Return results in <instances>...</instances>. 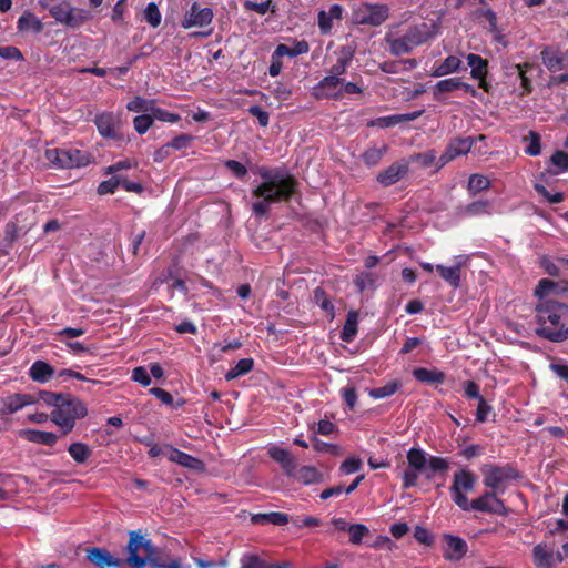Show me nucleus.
<instances>
[{"label": "nucleus", "instance_id": "1", "mask_svg": "<svg viewBox=\"0 0 568 568\" xmlns=\"http://www.w3.org/2000/svg\"><path fill=\"white\" fill-rule=\"evenodd\" d=\"M262 182L252 190V195L258 201L252 204V212L255 216H266L271 204L288 202L297 191L296 179L280 169H258Z\"/></svg>", "mask_w": 568, "mask_h": 568}, {"label": "nucleus", "instance_id": "2", "mask_svg": "<svg viewBox=\"0 0 568 568\" xmlns=\"http://www.w3.org/2000/svg\"><path fill=\"white\" fill-rule=\"evenodd\" d=\"M535 334L551 343L568 341V304L540 300L535 305Z\"/></svg>", "mask_w": 568, "mask_h": 568}, {"label": "nucleus", "instance_id": "3", "mask_svg": "<svg viewBox=\"0 0 568 568\" xmlns=\"http://www.w3.org/2000/svg\"><path fill=\"white\" fill-rule=\"evenodd\" d=\"M437 33V27L422 22L418 24L410 26L408 30L399 36L393 37L386 36V42L389 45V51L393 55H403L412 52L416 47H419L428 42Z\"/></svg>", "mask_w": 568, "mask_h": 568}, {"label": "nucleus", "instance_id": "4", "mask_svg": "<svg viewBox=\"0 0 568 568\" xmlns=\"http://www.w3.org/2000/svg\"><path fill=\"white\" fill-rule=\"evenodd\" d=\"M88 415L87 405L80 398L68 394L57 408L50 414V420L57 425L62 436L70 434L78 420Z\"/></svg>", "mask_w": 568, "mask_h": 568}, {"label": "nucleus", "instance_id": "5", "mask_svg": "<svg viewBox=\"0 0 568 568\" xmlns=\"http://www.w3.org/2000/svg\"><path fill=\"white\" fill-rule=\"evenodd\" d=\"M125 564L132 568H144L146 564L159 566V551L153 542L139 530L130 531Z\"/></svg>", "mask_w": 568, "mask_h": 568}, {"label": "nucleus", "instance_id": "6", "mask_svg": "<svg viewBox=\"0 0 568 568\" xmlns=\"http://www.w3.org/2000/svg\"><path fill=\"white\" fill-rule=\"evenodd\" d=\"M483 484L488 490L501 495L506 491L508 483L521 478L520 471L514 464H486L481 468Z\"/></svg>", "mask_w": 568, "mask_h": 568}, {"label": "nucleus", "instance_id": "7", "mask_svg": "<svg viewBox=\"0 0 568 568\" xmlns=\"http://www.w3.org/2000/svg\"><path fill=\"white\" fill-rule=\"evenodd\" d=\"M389 16V8L384 3L361 2L352 10V22L354 24L378 27Z\"/></svg>", "mask_w": 568, "mask_h": 568}, {"label": "nucleus", "instance_id": "8", "mask_svg": "<svg viewBox=\"0 0 568 568\" xmlns=\"http://www.w3.org/2000/svg\"><path fill=\"white\" fill-rule=\"evenodd\" d=\"M406 458L408 466L402 475V487L404 489H408L417 485L419 475L427 470L429 456H427L423 449L412 447L407 452Z\"/></svg>", "mask_w": 568, "mask_h": 568}, {"label": "nucleus", "instance_id": "9", "mask_svg": "<svg viewBox=\"0 0 568 568\" xmlns=\"http://www.w3.org/2000/svg\"><path fill=\"white\" fill-rule=\"evenodd\" d=\"M45 158L59 168H80L90 163V154L78 149H49Z\"/></svg>", "mask_w": 568, "mask_h": 568}, {"label": "nucleus", "instance_id": "10", "mask_svg": "<svg viewBox=\"0 0 568 568\" xmlns=\"http://www.w3.org/2000/svg\"><path fill=\"white\" fill-rule=\"evenodd\" d=\"M476 476L468 469H460L454 474L450 494L453 501L460 508L466 509L468 505L467 493L476 485Z\"/></svg>", "mask_w": 568, "mask_h": 568}, {"label": "nucleus", "instance_id": "11", "mask_svg": "<svg viewBox=\"0 0 568 568\" xmlns=\"http://www.w3.org/2000/svg\"><path fill=\"white\" fill-rule=\"evenodd\" d=\"M499 495L495 491L486 490L478 498L468 500L467 508L465 511L476 510L493 515L506 516L508 508L505 501L498 497Z\"/></svg>", "mask_w": 568, "mask_h": 568}, {"label": "nucleus", "instance_id": "12", "mask_svg": "<svg viewBox=\"0 0 568 568\" xmlns=\"http://www.w3.org/2000/svg\"><path fill=\"white\" fill-rule=\"evenodd\" d=\"M100 135L106 139L116 140L120 138L122 124L121 114L110 111L98 113L93 120Z\"/></svg>", "mask_w": 568, "mask_h": 568}, {"label": "nucleus", "instance_id": "13", "mask_svg": "<svg viewBox=\"0 0 568 568\" xmlns=\"http://www.w3.org/2000/svg\"><path fill=\"white\" fill-rule=\"evenodd\" d=\"M50 14L57 22L63 23L70 28H79L87 19L82 10L72 8L69 2H62L49 8Z\"/></svg>", "mask_w": 568, "mask_h": 568}, {"label": "nucleus", "instance_id": "14", "mask_svg": "<svg viewBox=\"0 0 568 568\" xmlns=\"http://www.w3.org/2000/svg\"><path fill=\"white\" fill-rule=\"evenodd\" d=\"M341 84H343V77L327 74L313 87L312 95L316 100H342Z\"/></svg>", "mask_w": 568, "mask_h": 568}, {"label": "nucleus", "instance_id": "15", "mask_svg": "<svg viewBox=\"0 0 568 568\" xmlns=\"http://www.w3.org/2000/svg\"><path fill=\"white\" fill-rule=\"evenodd\" d=\"M473 144L474 140L470 136L452 139L443 154L438 158L437 170L442 169L454 159L469 153Z\"/></svg>", "mask_w": 568, "mask_h": 568}, {"label": "nucleus", "instance_id": "16", "mask_svg": "<svg viewBox=\"0 0 568 568\" xmlns=\"http://www.w3.org/2000/svg\"><path fill=\"white\" fill-rule=\"evenodd\" d=\"M37 404L33 394L13 393L0 397V417L12 415L22 408Z\"/></svg>", "mask_w": 568, "mask_h": 568}, {"label": "nucleus", "instance_id": "17", "mask_svg": "<svg viewBox=\"0 0 568 568\" xmlns=\"http://www.w3.org/2000/svg\"><path fill=\"white\" fill-rule=\"evenodd\" d=\"M87 560L97 568H124L125 561L111 555L109 550L100 547L87 549Z\"/></svg>", "mask_w": 568, "mask_h": 568}, {"label": "nucleus", "instance_id": "18", "mask_svg": "<svg viewBox=\"0 0 568 568\" xmlns=\"http://www.w3.org/2000/svg\"><path fill=\"white\" fill-rule=\"evenodd\" d=\"M213 20V11L211 8H200L197 2H194L190 10L186 11L181 22L184 29L193 27H205L209 26Z\"/></svg>", "mask_w": 568, "mask_h": 568}, {"label": "nucleus", "instance_id": "19", "mask_svg": "<svg viewBox=\"0 0 568 568\" xmlns=\"http://www.w3.org/2000/svg\"><path fill=\"white\" fill-rule=\"evenodd\" d=\"M540 59L546 69L551 73L561 71L567 67V53L551 45H547L540 51Z\"/></svg>", "mask_w": 568, "mask_h": 568}, {"label": "nucleus", "instance_id": "20", "mask_svg": "<svg viewBox=\"0 0 568 568\" xmlns=\"http://www.w3.org/2000/svg\"><path fill=\"white\" fill-rule=\"evenodd\" d=\"M408 163L406 161L394 162L378 172L376 181L383 186H390L404 178L408 173Z\"/></svg>", "mask_w": 568, "mask_h": 568}, {"label": "nucleus", "instance_id": "21", "mask_svg": "<svg viewBox=\"0 0 568 568\" xmlns=\"http://www.w3.org/2000/svg\"><path fill=\"white\" fill-rule=\"evenodd\" d=\"M268 456L276 463H278L287 477L294 476L296 469L295 457L285 448L278 446H272L267 452Z\"/></svg>", "mask_w": 568, "mask_h": 568}, {"label": "nucleus", "instance_id": "22", "mask_svg": "<svg viewBox=\"0 0 568 568\" xmlns=\"http://www.w3.org/2000/svg\"><path fill=\"white\" fill-rule=\"evenodd\" d=\"M168 459L172 463H175L180 466H183L189 469L199 470L203 468V463L199 458L184 453L171 445H165Z\"/></svg>", "mask_w": 568, "mask_h": 568}, {"label": "nucleus", "instance_id": "23", "mask_svg": "<svg viewBox=\"0 0 568 568\" xmlns=\"http://www.w3.org/2000/svg\"><path fill=\"white\" fill-rule=\"evenodd\" d=\"M423 114V110L414 111L404 114H393L387 116L376 118L367 122V126H378L382 129L392 128L403 122L416 120Z\"/></svg>", "mask_w": 568, "mask_h": 568}, {"label": "nucleus", "instance_id": "24", "mask_svg": "<svg viewBox=\"0 0 568 568\" xmlns=\"http://www.w3.org/2000/svg\"><path fill=\"white\" fill-rule=\"evenodd\" d=\"M447 548L444 552V558L450 561L460 560L467 552L468 546L464 539L453 535H445Z\"/></svg>", "mask_w": 568, "mask_h": 568}, {"label": "nucleus", "instance_id": "25", "mask_svg": "<svg viewBox=\"0 0 568 568\" xmlns=\"http://www.w3.org/2000/svg\"><path fill=\"white\" fill-rule=\"evenodd\" d=\"M20 438L28 442L41 444L45 446H54L58 442V435L52 432H44L38 429H20L18 433Z\"/></svg>", "mask_w": 568, "mask_h": 568}, {"label": "nucleus", "instance_id": "26", "mask_svg": "<svg viewBox=\"0 0 568 568\" xmlns=\"http://www.w3.org/2000/svg\"><path fill=\"white\" fill-rule=\"evenodd\" d=\"M467 67L456 55H448L443 62L436 64L432 71V77L439 78L459 71H466Z\"/></svg>", "mask_w": 568, "mask_h": 568}, {"label": "nucleus", "instance_id": "27", "mask_svg": "<svg viewBox=\"0 0 568 568\" xmlns=\"http://www.w3.org/2000/svg\"><path fill=\"white\" fill-rule=\"evenodd\" d=\"M54 375V368L52 365L44 361H36L29 368V376L33 382L47 383L51 381Z\"/></svg>", "mask_w": 568, "mask_h": 568}, {"label": "nucleus", "instance_id": "28", "mask_svg": "<svg viewBox=\"0 0 568 568\" xmlns=\"http://www.w3.org/2000/svg\"><path fill=\"white\" fill-rule=\"evenodd\" d=\"M353 57L354 50L348 47H343L336 62L329 68L327 74L333 77H343L349 67Z\"/></svg>", "mask_w": 568, "mask_h": 568}, {"label": "nucleus", "instance_id": "29", "mask_svg": "<svg viewBox=\"0 0 568 568\" xmlns=\"http://www.w3.org/2000/svg\"><path fill=\"white\" fill-rule=\"evenodd\" d=\"M293 477L303 485L318 484L322 483L324 478L323 474L313 466H302L295 469Z\"/></svg>", "mask_w": 568, "mask_h": 568}, {"label": "nucleus", "instance_id": "30", "mask_svg": "<svg viewBox=\"0 0 568 568\" xmlns=\"http://www.w3.org/2000/svg\"><path fill=\"white\" fill-rule=\"evenodd\" d=\"M43 27L42 21L30 11H26L20 16L17 22V28L20 32L32 31L34 33H40L43 30Z\"/></svg>", "mask_w": 568, "mask_h": 568}, {"label": "nucleus", "instance_id": "31", "mask_svg": "<svg viewBox=\"0 0 568 568\" xmlns=\"http://www.w3.org/2000/svg\"><path fill=\"white\" fill-rule=\"evenodd\" d=\"M413 376L420 383L428 385L443 384L445 381V374L438 369H428L425 367H418L413 371Z\"/></svg>", "mask_w": 568, "mask_h": 568}, {"label": "nucleus", "instance_id": "32", "mask_svg": "<svg viewBox=\"0 0 568 568\" xmlns=\"http://www.w3.org/2000/svg\"><path fill=\"white\" fill-rule=\"evenodd\" d=\"M532 558L536 568H552L554 566V552L546 545H536L532 549Z\"/></svg>", "mask_w": 568, "mask_h": 568}, {"label": "nucleus", "instance_id": "33", "mask_svg": "<svg viewBox=\"0 0 568 568\" xmlns=\"http://www.w3.org/2000/svg\"><path fill=\"white\" fill-rule=\"evenodd\" d=\"M241 568H288V562L270 564L257 555L247 554L241 558Z\"/></svg>", "mask_w": 568, "mask_h": 568}, {"label": "nucleus", "instance_id": "34", "mask_svg": "<svg viewBox=\"0 0 568 568\" xmlns=\"http://www.w3.org/2000/svg\"><path fill=\"white\" fill-rule=\"evenodd\" d=\"M388 145L385 143H383L381 146H371L363 152L361 159L366 166H376L388 152Z\"/></svg>", "mask_w": 568, "mask_h": 568}, {"label": "nucleus", "instance_id": "35", "mask_svg": "<svg viewBox=\"0 0 568 568\" xmlns=\"http://www.w3.org/2000/svg\"><path fill=\"white\" fill-rule=\"evenodd\" d=\"M357 325H358V312L349 311L346 316V321L344 323L341 339L346 343H351L357 335Z\"/></svg>", "mask_w": 568, "mask_h": 568}, {"label": "nucleus", "instance_id": "36", "mask_svg": "<svg viewBox=\"0 0 568 568\" xmlns=\"http://www.w3.org/2000/svg\"><path fill=\"white\" fill-rule=\"evenodd\" d=\"M467 63L470 67V75L473 79L476 78H483L484 75H487L488 73V61L484 59L483 57L475 54V53H468L466 55Z\"/></svg>", "mask_w": 568, "mask_h": 568}, {"label": "nucleus", "instance_id": "37", "mask_svg": "<svg viewBox=\"0 0 568 568\" xmlns=\"http://www.w3.org/2000/svg\"><path fill=\"white\" fill-rule=\"evenodd\" d=\"M313 298L317 306H320L325 313L326 316L332 321L335 317V307L331 302L327 293L322 287H316L313 291Z\"/></svg>", "mask_w": 568, "mask_h": 568}, {"label": "nucleus", "instance_id": "38", "mask_svg": "<svg viewBox=\"0 0 568 568\" xmlns=\"http://www.w3.org/2000/svg\"><path fill=\"white\" fill-rule=\"evenodd\" d=\"M436 271L440 277L445 280L452 287L457 288L460 284V265L456 264L450 267H446L442 264L436 265Z\"/></svg>", "mask_w": 568, "mask_h": 568}, {"label": "nucleus", "instance_id": "39", "mask_svg": "<svg viewBox=\"0 0 568 568\" xmlns=\"http://www.w3.org/2000/svg\"><path fill=\"white\" fill-rule=\"evenodd\" d=\"M254 367V361L251 357L240 359L234 367L229 369L225 374L226 381H233L241 376L248 374Z\"/></svg>", "mask_w": 568, "mask_h": 568}, {"label": "nucleus", "instance_id": "40", "mask_svg": "<svg viewBox=\"0 0 568 568\" xmlns=\"http://www.w3.org/2000/svg\"><path fill=\"white\" fill-rule=\"evenodd\" d=\"M288 53V47L285 44H278L271 55V64L268 68V74L271 77H277L282 71V57Z\"/></svg>", "mask_w": 568, "mask_h": 568}, {"label": "nucleus", "instance_id": "41", "mask_svg": "<svg viewBox=\"0 0 568 568\" xmlns=\"http://www.w3.org/2000/svg\"><path fill=\"white\" fill-rule=\"evenodd\" d=\"M68 452L72 459L78 464H84L90 458L92 453L89 445L81 442L72 443L69 446Z\"/></svg>", "mask_w": 568, "mask_h": 568}, {"label": "nucleus", "instance_id": "42", "mask_svg": "<svg viewBox=\"0 0 568 568\" xmlns=\"http://www.w3.org/2000/svg\"><path fill=\"white\" fill-rule=\"evenodd\" d=\"M490 186V181L487 176L483 174H471L468 179L467 190L468 193L475 195L481 191L488 190Z\"/></svg>", "mask_w": 568, "mask_h": 568}, {"label": "nucleus", "instance_id": "43", "mask_svg": "<svg viewBox=\"0 0 568 568\" xmlns=\"http://www.w3.org/2000/svg\"><path fill=\"white\" fill-rule=\"evenodd\" d=\"M462 213L465 216H478L490 214V203L488 201H474L463 207Z\"/></svg>", "mask_w": 568, "mask_h": 568}, {"label": "nucleus", "instance_id": "44", "mask_svg": "<svg viewBox=\"0 0 568 568\" xmlns=\"http://www.w3.org/2000/svg\"><path fill=\"white\" fill-rule=\"evenodd\" d=\"M559 284L552 280L549 278H541L536 288H535V295L540 300H552L549 297V295L552 292H556Z\"/></svg>", "mask_w": 568, "mask_h": 568}, {"label": "nucleus", "instance_id": "45", "mask_svg": "<svg viewBox=\"0 0 568 568\" xmlns=\"http://www.w3.org/2000/svg\"><path fill=\"white\" fill-rule=\"evenodd\" d=\"M518 70V77L520 79V87L523 88V94H530L532 91L531 80L527 77V72L534 69V64L530 62L518 63L515 65Z\"/></svg>", "mask_w": 568, "mask_h": 568}, {"label": "nucleus", "instance_id": "46", "mask_svg": "<svg viewBox=\"0 0 568 568\" xmlns=\"http://www.w3.org/2000/svg\"><path fill=\"white\" fill-rule=\"evenodd\" d=\"M410 160L413 162H417L422 168L427 169L432 165L437 166V152L434 149L427 150L425 152L416 153L412 155Z\"/></svg>", "mask_w": 568, "mask_h": 568}, {"label": "nucleus", "instance_id": "47", "mask_svg": "<svg viewBox=\"0 0 568 568\" xmlns=\"http://www.w3.org/2000/svg\"><path fill=\"white\" fill-rule=\"evenodd\" d=\"M153 100H146L140 95L134 97L131 101L128 102L126 109L131 112L136 113H150L153 106Z\"/></svg>", "mask_w": 568, "mask_h": 568}, {"label": "nucleus", "instance_id": "48", "mask_svg": "<svg viewBox=\"0 0 568 568\" xmlns=\"http://www.w3.org/2000/svg\"><path fill=\"white\" fill-rule=\"evenodd\" d=\"M400 383L393 381L382 387L372 388L369 396L375 399L386 398L394 395L399 389Z\"/></svg>", "mask_w": 568, "mask_h": 568}, {"label": "nucleus", "instance_id": "49", "mask_svg": "<svg viewBox=\"0 0 568 568\" xmlns=\"http://www.w3.org/2000/svg\"><path fill=\"white\" fill-rule=\"evenodd\" d=\"M67 394L63 393H54L50 390H40L36 396L37 403L39 400L43 402L48 406H51L53 408H57L58 405L62 403V400L65 398Z\"/></svg>", "mask_w": 568, "mask_h": 568}, {"label": "nucleus", "instance_id": "50", "mask_svg": "<svg viewBox=\"0 0 568 568\" xmlns=\"http://www.w3.org/2000/svg\"><path fill=\"white\" fill-rule=\"evenodd\" d=\"M460 78H447L438 81L434 87V97L438 99V93L452 92L454 90H459Z\"/></svg>", "mask_w": 568, "mask_h": 568}, {"label": "nucleus", "instance_id": "51", "mask_svg": "<svg viewBox=\"0 0 568 568\" xmlns=\"http://www.w3.org/2000/svg\"><path fill=\"white\" fill-rule=\"evenodd\" d=\"M144 20L152 27L158 28L162 21V14L154 2H150L143 12Z\"/></svg>", "mask_w": 568, "mask_h": 568}, {"label": "nucleus", "instance_id": "52", "mask_svg": "<svg viewBox=\"0 0 568 568\" xmlns=\"http://www.w3.org/2000/svg\"><path fill=\"white\" fill-rule=\"evenodd\" d=\"M349 542L352 545H359L364 537L369 535V529L364 524H352L348 530Z\"/></svg>", "mask_w": 568, "mask_h": 568}, {"label": "nucleus", "instance_id": "53", "mask_svg": "<svg viewBox=\"0 0 568 568\" xmlns=\"http://www.w3.org/2000/svg\"><path fill=\"white\" fill-rule=\"evenodd\" d=\"M151 114L153 118V122L155 120H158L161 122L178 123L181 120V116L179 114L172 113V112H169L168 110L155 106L154 103L151 109Z\"/></svg>", "mask_w": 568, "mask_h": 568}, {"label": "nucleus", "instance_id": "54", "mask_svg": "<svg viewBox=\"0 0 568 568\" xmlns=\"http://www.w3.org/2000/svg\"><path fill=\"white\" fill-rule=\"evenodd\" d=\"M525 141H528V145L525 149L526 154L531 156H537L541 152V143L540 135L536 131H529L528 136L524 138Z\"/></svg>", "mask_w": 568, "mask_h": 568}, {"label": "nucleus", "instance_id": "55", "mask_svg": "<svg viewBox=\"0 0 568 568\" xmlns=\"http://www.w3.org/2000/svg\"><path fill=\"white\" fill-rule=\"evenodd\" d=\"M122 175H113L109 180L102 181L98 186V194H113L116 189L121 185Z\"/></svg>", "mask_w": 568, "mask_h": 568}, {"label": "nucleus", "instance_id": "56", "mask_svg": "<svg viewBox=\"0 0 568 568\" xmlns=\"http://www.w3.org/2000/svg\"><path fill=\"white\" fill-rule=\"evenodd\" d=\"M313 448L317 453H327L332 456H338L342 454V448L338 445L325 443L317 437L312 438Z\"/></svg>", "mask_w": 568, "mask_h": 568}, {"label": "nucleus", "instance_id": "57", "mask_svg": "<svg viewBox=\"0 0 568 568\" xmlns=\"http://www.w3.org/2000/svg\"><path fill=\"white\" fill-rule=\"evenodd\" d=\"M550 162L552 165L557 166L558 170L555 171V174H559L568 171V153L561 150H557L550 156Z\"/></svg>", "mask_w": 568, "mask_h": 568}, {"label": "nucleus", "instance_id": "58", "mask_svg": "<svg viewBox=\"0 0 568 568\" xmlns=\"http://www.w3.org/2000/svg\"><path fill=\"white\" fill-rule=\"evenodd\" d=\"M153 123L154 122H153V118H152L151 112L150 113H145V114H141V115H136L133 119L134 130L139 134H141V135L146 133L148 130L152 126Z\"/></svg>", "mask_w": 568, "mask_h": 568}, {"label": "nucleus", "instance_id": "59", "mask_svg": "<svg viewBox=\"0 0 568 568\" xmlns=\"http://www.w3.org/2000/svg\"><path fill=\"white\" fill-rule=\"evenodd\" d=\"M427 469L432 473H446L449 469V464L443 457L429 456Z\"/></svg>", "mask_w": 568, "mask_h": 568}, {"label": "nucleus", "instance_id": "60", "mask_svg": "<svg viewBox=\"0 0 568 568\" xmlns=\"http://www.w3.org/2000/svg\"><path fill=\"white\" fill-rule=\"evenodd\" d=\"M194 141V136L189 133H181L173 138L169 144L173 150H183L190 146V144Z\"/></svg>", "mask_w": 568, "mask_h": 568}, {"label": "nucleus", "instance_id": "61", "mask_svg": "<svg viewBox=\"0 0 568 568\" xmlns=\"http://www.w3.org/2000/svg\"><path fill=\"white\" fill-rule=\"evenodd\" d=\"M333 18L328 12L321 10L317 16L318 28L322 34H328L333 29Z\"/></svg>", "mask_w": 568, "mask_h": 568}, {"label": "nucleus", "instance_id": "62", "mask_svg": "<svg viewBox=\"0 0 568 568\" xmlns=\"http://www.w3.org/2000/svg\"><path fill=\"white\" fill-rule=\"evenodd\" d=\"M361 467L362 460L359 458L349 457L342 463L339 469L343 474L349 475L358 471Z\"/></svg>", "mask_w": 568, "mask_h": 568}, {"label": "nucleus", "instance_id": "63", "mask_svg": "<svg viewBox=\"0 0 568 568\" xmlns=\"http://www.w3.org/2000/svg\"><path fill=\"white\" fill-rule=\"evenodd\" d=\"M132 381L141 384L142 386L146 387L151 384V377L149 375V372L143 366H138L132 371Z\"/></svg>", "mask_w": 568, "mask_h": 568}, {"label": "nucleus", "instance_id": "64", "mask_svg": "<svg viewBox=\"0 0 568 568\" xmlns=\"http://www.w3.org/2000/svg\"><path fill=\"white\" fill-rule=\"evenodd\" d=\"M248 113L253 116H255L258 121V124L263 128L268 125L270 122V114L267 111L263 110L258 105H252L248 108Z\"/></svg>", "mask_w": 568, "mask_h": 568}]
</instances>
